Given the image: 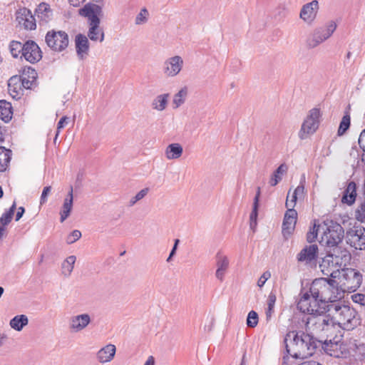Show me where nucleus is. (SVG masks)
<instances>
[{
	"label": "nucleus",
	"instance_id": "7c9ffc66",
	"mask_svg": "<svg viewBox=\"0 0 365 365\" xmlns=\"http://www.w3.org/2000/svg\"><path fill=\"white\" fill-rule=\"evenodd\" d=\"M169 93H163L156 96L152 102V107L158 111L164 110L168 105Z\"/></svg>",
	"mask_w": 365,
	"mask_h": 365
},
{
	"label": "nucleus",
	"instance_id": "f03ea898",
	"mask_svg": "<svg viewBox=\"0 0 365 365\" xmlns=\"http://www.w3.org/2000/svg\"><path fill=\"white\" fill-rule=\"evenodd\" d=\"M351 259V255L346 249L334 248L332 252L327 255L319 264V268L324 275L336 279L340 275V270L344 268Z\"/></svg>",
	"mask_w": 365,
	"mask_h": 365
},
{
	"label": "nucleus",
	"instance_id": "cd10ccee",
	"mask_svg": "<svg viewBox=\"0 0 365 365\" xmlns=\"http://www.w3.org/2000/svg\"><path fill=\"white\" fill-rule=\"evenodd\" d=\"M183 152L182 147L179 143H171L165 149V156L168 160L179 158Z\"/></svg>",
	"mask_w": 365,
	"mask_h": 365
},
{
	"label": "nucleus",
	"instance_id": "39448f33",
	"mask_svg": "<svg viewBox=\"0 0 365 365\" xmlns=\"http://www.w3.org/2000/svg\"><path fill=\"white\" fill-rule=\"evenodd\" d=\"M337 282L340 292L351 293L355 292L362 283V274L361 272L352 268H344L341 271Z\"/></svg>",
	"mask_w": 365,
	"mask_h": 365
},
{
	"label": "nucleus",
	"instance_id": "0e129e2a",
	"mask_svg": "<svg viewBox=\"0 0 365 365\" xmlns=\"http://www.w3.org/2000/svg\"><path fill=\"white\" fill-rule=\"evenodd\" d=\"M180 242V240L178 239H176L175 240V243H174V245L170 252V254H171V256H174L175 255V252H176V250L178 248V244Z\"/></svg>",
	"mask_w": 365,
	"mask_h": 365
},
{
	"label": "nucleus",
	"instance_id": "6e6d98bb",
	"mask_svg": "<svg viewBox=\"0 0 365 365\" xmlns=\"http://www.w3.org/2000/svg\"><path fill=\"white\" fill-rule=\"evenodd\" d=\"M68 119L69 118L66 116H63L60 119V120L58 121V125H57V131H56V138H57V136L60 132V130L61 128H64L65 125L68 123Z\"/></svg>",
	"mask_w": 365,
	"mask_h": 365
},
{
	"label": "nucleus",
	"instance_id": "69168bd1",
	"mask_svg": "<svg viewBox=\"0 0 365 365\" xmlns=\"http://www.w3.org/2000/svg\"><path fill=\"white\" fill-rule=\"evenodd\" d=\"M298 365H322L320 363L315 361H306Z\"/></svg>",
	"mask_w": 365,
	"mask_h": 365
},
{
	"label": "nucleus",
	"instance_id": "680f3d73",
	"mask_svg": "<svg viewBox=\"0 0 365 365\" xmlns=\"http://www.w3.org/2000/svg\"><path fill=\"white\" fill-rule=\"evenodd\" d=\"M225 272L226 271H223V270H220V269H217L216 272H215L216 277L219 280L222 281L224 279Z\"/></svg>",
	"mask_w": 365,
	"mask_h": 365
},
{
	"label": "nucleus",
	"instance_id": "473e14b6",
	"mask_svg": "<svg viewBox=\"0 0 365 365\" xmlns=\"http://www.w3.org/2000/svg\"><path fill=\"white\" fill-rule=\"evenodd\" d=\"M76 260V257L74 255H71L63 260L61 264V273L64 277H68L71 275L73 270Z\"/></svg>",
	"mask_w": 365,
	"mask_h": 365
},
{
	"label": "nucleus",
	"instance_id": "a18cd8bd",
	"mask_svg": "<svg viewBox=\"0 0 365 365\" xmlns=\"http://www.w3.org/2000/svg\"><path fill=\"white\" fill-rule=\"evenodd\" d=\"M258 314L255 311H250L247 318V326L250 328L255 327L258 324Z\"/></svg>",
	"mask_w": 365,
	"mask_h": 365
},
{
	"label": "nucleus",
	"instance_id": "b1692460",
	"mask_svg": "<svg viewBox=\"0 0 365 365\" xmlns=\"http://www.w3.org/2000/svg\"><path fill=\"white\" fill-rule=\"evenodd\" d=\"M73 187L71 186L70 190L63 200V205L60 210V221L64 222L70 215L73 208Z\"/></svg>",
	"mask_w": 365,
	"mask_h": 365
},
{
	"label": "nucleus",
	"instance_id": "49530a36",
	"mask_svg": "<svg viewBox=\"0 0 365 365\" xmlns=\"http://www.w3.org/2000/svg\"><path fill=\"white\" fill-rule=\"evenodd\" d=\"M149 189L145 187L139 191L135 196L132 197L129 201V206H133L138 201L142 200L148 192Z\"/></svg>",
	"mask_w": 365,
	"mask_h": 365
},
{
	"label": "nucleus",
	"instance_id": "aec40b11",
	"mask_svg": "<svg viewBox=\"0 0 365 365\" xmlns=\"http://www.w3.org/2000/svg\"><path fill=\"white\" fill-rule=\"evenodd\" d=\"M341 348V344L339 341H335L334 339L329 341H322V345H319V349H323L327 354L335 358L341 357L342 354Z\"/></svg>",
	"mask_w": 365,
	"mask_h": 365
},
{
	"label": "nucleus",
	"instance_id": "13d9d810",
	"mask_svg": "<svg viewBox=\"0 0 365 365\" xmlns=\"http://www.w3.org/2000/svg\"><path fill=\"white\" fill-rule=\"evenodd\" d=\"M358 143L361 149L365 152V129H364L359 138Z\"/></svg>",
	"mask_w": 365,
	"mask_h": 365
},
{
	"label": "nucleus",
	"instance_id": "72a5a7b5",
	"mask_svg": "<svg viewBox=\"0 0 365 365\" xmlns=\"http://www.w3.org/2000/svg\"><path fill=\"white\" fill-rule=\"evenodd\" d=\"M11 159V150L0 147V172H4Z\"/></svg>",
	"mask_w": 365,
	"mask_h": 365
},
{
	"label": "nucleus",
	"instance_id": "774afa93",
	"mask_svg": "<svg viewBox=\"0 0 365 365\" xmlns=\"http://www.w3.org/2000/svg\"><path fill=\"white\" fill-rule=\"evenodd\" d=\"M144 365H155V359L153 356H150Z\"/></svg>",
	"mask_w": 365,
	"mask_h": 365
},
{
	"label": "nucleus",
	"instance_id": "338daca9",
	"mask_svg": "<svg viewBox=\"0 0 365 365\" xmlns=\"http://www.w3.org/2000/svg\"><path fill=\"white\" fill-rule=\"evenodd\" d=\"M16 208V202H14L10 208L6 212L14 216Z\"/></svg>",
	"mask_w": 365,
	"mask_h": 365
},
{
	"label": "nucleus",
	"instance_id": "dca6fc26",
	"mask_svg": "<svg viewBox=\"0 0 365 365\" xmlns=\"http://www.w3.org/2000/svg\"><path fill=\"white\" fill-rule=\"evenodd\" d=\"M319 253L317 245H306L297 255L298 262H304L306 264L315 262Z\"/></svg>",
	"mask_w": 365,
	"mask_h": 365
},
{
	"label": "nucleus",
	"instance_id": "6e6552de",
	"mask_svg": "<svg viewBox=\"0 0 365 365\" xmlns=\"http://www.w3.org/2000/svg\"><path fill=\"white\" fill-rule=\"evenodd\" d=\"M326 228L323 229L322 242L328 247L336 248L344 237V231L341 225L336 222L331 221L329 224H325Z\"/></svg>",
	"mask_w": 365,
	"mask_h": 365
},
{
	"label": "nucleus",
	"instance_id": "c85d7f7f",
	"mask_svg": "<svg viewBox=\"0 0 365 365\" xmlns=\"http://www.w3.org/2000/svg\"><path fill=\"white\" fill-rule=\"evenodd\" d=\"M13 115L12 106L9 102L5 100L0 101V118L5 123L9 122Z\"/></svg>",
	"mask_w": 365,
	"mask_h": 365
},
{
	"label": "nucleus",
	"instance_id": "4d7b16f0",
	"mask_svg": "<svg viewBox=\"0 0 365 365\" xmlns=\"http://www.w3.org/2000/svg\"><path fill=\"white\" fill-rule=\"evenodd\" d=\"M27 18H29V16H27V14L24 12V9L19 12L16 16V20L21 25H23V22H26V19Z\"/></svg>",
	"mask_w": 365,
	"mask_h": 365
},
{
	"label": "nucleus",
	"instance_id": "5fc2aeb1",
	"mask_svg": "<svg viewBox=\"0 0 365 365\" xmlns=\"http://www.w3.org/2000/svg\"><path fill=\"white\" fill-rule=\"evenodd\" d=\"M12 217L13 215L8 213L7 212H5L0 217V224L5 226L7 225L11 221Z\"/></svg>",
	"mask_w": 365,
	"mask_h": 365
},
{
	"label": "nucleus",
	"instance_id": "a878e982",
	"mask_svg": "<svg viewBox=\"0 0 365 365\" xmlns=\"http://www.w3.org/2000/svg\"><path fill=\"white\" fill-rule=\"evenodd\" d=\"M115 351L116 348L115 345L111 344H107L97 352V359L102 364L109 362L113 359Z\"/></svg>",
	"mask_w": 365,
	"mask_h": 365
},
{
	"label": "nucleus",
	"instance_id": "a19ab883",
	"mask_svg": "<svg viewBox=\"0 0 365 365\" xmlns=\"http://www.w3.org/2000/svg\"><path fill=\"white\" fill-rule=\"evenodd\" d=\"M24 12L27 14L29 18L26 19V22H23L24 27L27 30H34L36 28V19L30 10L24 9Z\"/></svg>",
	"mask_w": 365,
	"mask_h": 365
},
{
	"label": "nucleus",
	"instance_id": "f704fd0d",
	"mask_svg": "<svg viewBox=\"0 0 365 365\" xmlns=\"http://www.w3.org/2000/svg\"><path fill=\"white\" fill-rule=\"evenodd\" d=\"M88 37L91 41L102 42L104 40V32L100 25L89 26Z\"/></svg>",
	"mask_w": 365,
	"mask_h": 365
},
{
	"label": "nucleus",
	"instance_id": "ddd939ff",
	"mask_svg": "<svg viewBox=\"0 0 365 365\" xmlns=\"http://www.w3.org/2000/svg\"><path fill=\"white\" fill-rule=\"evenodd\" d=\"M183 59L180 56H174L165 59L163 63L162 71L167 77H175L182 71Z\"/></svg>",
	"mask_w": 365,
	"mask_h": 365
},
{
	"label": "nucleus",
	"instance_id": "6ab92c4d",
	"mask_svg": "<svg viewBox=\"0 0 365 365\" xmlns=\"http://www.w3.org/2000/svg\"><path fill=\"white\" fill-rule=\"evenodd\" d=\"M75 45L78 58L84 59L88 55L90 48L88 38L82 34H77L75 37Z\"/></svg>",
	"mask_w": 365,
	"mask_h": 365
},
{
	"label": "nucleus",
	"instance_id": "393cba45",
	"mask_svg": "<svg viewBox=\"0 0 365 365\" xmlns=\"http://www.w3.org/2000/svg\"><path fill=\"white\" fill-rule=\"evenodd\" d=\"M356 184L354 181H350L343 192L341 202L349 206L352 205L356 201Z\"/></svg>",
	"mask_w": 365,
	"mask_h": 365
},
{
	"label": "nucleus",
	"instance_id": "de8ad7c7",
	"mask_svg": "<svg viewBox=\"0 0 365 365\" xmlns=\"http://www.w3.org/2000/svg\"><path fill=\"white\" fill-rule=\"evenodd\" d=\"M320 225H314L313 227L310 229V230L307 234V240L312 243L313 242L316 238L317 237L318 232L319 230Z\"/></svg>",
	"mask_w": 365,
	"mask_h": 365
},
{
	"label": "nucleus",
	"instance_id": "e2e57ef3",
	"mask_svg": "<svg viewBox=\"0 0 365 365\" xmlns=\"http://www.w3.org/2000/svg\"><path fill=\"white\" fill-rule=\"evenodd\" d=\"M86 0H68L71 5L77 7L83 4Z\"/></svg>",
	"mask_w": 365,
	"mask_h": 365
},
{
	"label": "nucleus",
	"instance_id": "7ed1b4c3",
	"mask_svg": "<svg viewBox=\"0 0 365 365\" xmlns=\"http://www.w3.org/2000/svg\"><path fill=\"white\" fill-rule=\"evenodd\" d=\"M309 293L314 294L315 297H319V302L327 304H334L341 297L337 281L330 278L315 279L310 285Z\"/></svg>",
	"mask_w": 365,
	"mask_h": 365
},
{
	"label": "nucleus",
	"instance_id": "1a4fd4ad",
	"mask_svg": "<svg viewBox=\"0 0 365 365\" xmlns=\"http://www.w3.org/2000/svg\"><path fill=\"white\" fill-rule=\"evenodd\" d=\"M45 41L53 51L62 52L68 48L69 38L66 31L52 29L46 33Z\"/></svg>",
	"mask_w": 365,
	"mask_h": 365
},
{
	"label": "nucleus",
	"instance_id": "4c0bfd02",
	"mask_svg": "<svg viewBox=\"0 0 365 365\" xmlns=\"http://www.w3.org/2000/svg\"><path fill=\"white\" fill-rule=\"evenodd\" d=\"M187 94V90L186 88H181L176 94H175L173 100L174 108H179L185 103Z\"/></svg>",
	"mask_w": 365,
	"mask_h": 365
},
{
	"label": "nucleus",
	"instance_id": "e433bc0d",
	"mask_svg": "<svg viewBox=\"0 0 365 365\" xmlns=\"http://www.w3.org/2000/svg\"><path fill=\"white\" fill-rule=\"evenodd\" d=\"M24 48V43L22 44L20 41H12L9 44V51L14 58L20 56L22 58V53Z\"/></svg>",
	"mask_w": 365,
	"mask_h": 365
},
{
	"label": "nucleus",
	"instance_id": "423d86ee",
	"mask_svg": "<svg viewBox=\"0 0 365 365\" xmlns=\"http://www.w3.org/2000/svg\"><path fill=\"white\" fill-rule=\"evenodd\" d=\"M319 297H315L314 294L306 292L302 294L301 298L297 303L298 309L309 315L314 314L329 312L330 304H327L324 302H319Z\"/></svg>",
	"mask_w": 365,
	"mask_h": 365
},
{
	"label": "nucleus",
	"instance_id": "f3484780",
	"mask_svg": "<svg viewBox=\"0 0 365 365\" xmlns=\"http://www.w3.org/2000/svg\"><path fill=\"white\" fill-rule=\"evenodd\" d=\"M319 10V3L317 0L304 4L299 14V17L304 22L311 24L315 19Z\"/></svg>",
	"mask_w": 365,
	"mask_h": 365
},
{
	"label": "nucleus",
	"instance_id": "20e7f679",
	"mask_svg": "<svg viewBox=\"0 0 365 365\" xmlns=\"http://www.w3.org/2000/svg\"><path fill=\"white\" fill-rule=\"evenodd\" d=\"M329 312L334 317L335 324L345 330H352L360 324V319L355 309L340 303L330 304Z\"/></svg>",
	"mask_w": 365,
	"mask_h": 365
},
{
	"label": "nucleus",
	"instance_id": "052dcab7",
	"mask_svg": "<svg viewBox=\"0 0 365 365\" xmlns=\"http://www.w3.org/2000/svg\"><path fill=\"white\" fill-rule=\"evenodd\" d=\"M25 212V209L24 207H19L18 208V211L16 215V221H19L23 216Z\"/></svg>",
	"mask_w": 365,
	"mask_h": 365
},
{
	"label": "nucleus",
	"instance_id": "c756f323",
	"mask_svg": "<svg viewBox=\"0 0 365 365\" xmlns=\"http://www.w3.org/2000/svg\"><path fill=\"white\" fill-rule=\"evenodd\" d=\"M287 170L288 167L285 163L281 164L272 175L269 182L270 185H277L282 180V176L287 173Z\"/></svg>",
	"mask_w": 365,
	"mask_h": 365
},
{
	"label": "nucleus",
	"instance_id": "09e8293b",
	"mask_svg": "<svg viewBox=\"0 0 365 365\" xmlns=\"http://www.w3.org/2000/svg\"><path fill=\"white\" fill-rule=\"evenodd\" d=\"M81 237V232L78 230H73L67 237L66 242L68 244H73Z\"/></svg>",
	"mask_w": 365,
	"mask_h": 365
},
{
	"label": "nucleus",
	"instance_id": "0eeeda50",
	"mask_svg": "<svg viewBox=\"0 0 365 365\" xmlns=\"http://www.w3.org/2000/svg\"><path fill=\"white\" fill-rule=\"evenodd\" d=\"M334 326L333 317L327 312L314 314L306 318V328L316 332L328 331Z\"/></svg>",
	"mask_w": 365,
	"mask_h": 365
},
{
	"label": "nucleus",
	"instance_id": "4468645a",
	"mask_svg": "<svg viewBox=\"0 0 365 365\" xmlns=\"http://www.w3.org/2000/svg\"><path fill=\"white\" fill-rule=\"evenodd\" d=\"M22 57L31 63H36L42 58V52L34 41L28 40L24 43Z\"/></svg>",
	"mask_w": 365,
	"mask_h": 365
},
{
	"label": "nucleus",
	"instance_id": "8fccbe9b",
	"mask_svg": "<svg viewBox=\"0 0 365 365\" xmlns=\"http://www.w3.org/2000/svg\"><path fill=\"white\" fill-rule=\"evenodd\" d=\"M304 183H305V175H304V174H303L302 175L299 185L296 187V189L293 192H294L295 195H297L299 197H302L304 194Z\"/></svg>",
	"mask_w": 365,
	"mask_h": 365
},
{
	"label": "nucleus",
	"instance_id": "3c124183",
	"mask_svg": "<svg viewBox=\"0 0 365 365\" xmlns=\"http://www.w3.org/2000/svg\"><path fill=\"white\" fill-rule=\"evenodd\" d=\"M289 192H290V190L289 191L288 195H289ZM297 197H298V196L297 195H295L294 192H293L292 195V199L289 200V195H287V201L285 203L286 207L294 209V207L297 203Z\"/></svg>",
	"mask_w": 365,
	"mask_h": 365
},
{
	"label": "nucleus",
	"instance_id": "f257e3e1",
	"mask_svg": "<svg viewBox=\"0 0 365 365\" xmlns=\"http://www.w3.org/2000/svg\"><path fill=\"white\" fill-rule=\"evenodd\" d=\"M286 352L292 358L305 359L312 356L322 341L303 331H290L284 339Z\"/></svg>",
	"mask_w": 365,
	"mask_h": 365
},
{
	"label": "nucleus",
	"instance_id": "ea45409f",
	"mask_svg": "<svg viewBox=\"0 0 365 365\" xmlns=\"http://www.w3.org/2000/svg\"><path fill=\"white\" fill-rule=\"evenodd\" d=\"M350 123H351V118H350L349 113L347 112L343 116V118L340 122V124H339V126L338 128V131H337L338 135L340 136V135H344L346 133V131L349 128Z\"/></svg>",
	"mask_w": 365,
	"mask_h": 365
},
{
	"label": "nucleus",
	"instance_id": "2f4dec72",
	"mask_svg": "<svg viewBox=\"0 0 365 365\" xmlns=\"http://www.w3.org/2000/svg\"><path fill=\"white\" fill-rule=\"evenodd\" d=\"M29 323L28 317L24 314L16 315L10 320L9 325L16 331H20Z\"/></svg>",
	"mask_w": 365,
	"mask_h": 365
},
{
	"label": "nucleus",
	"instance_id": "9d476101",
	"mask_svg": "<svg viewBox=\"0 0 365 365\" xmlns=\"http://www.w3.org/2000/svg\"><path fill=\"white\" fill-rule=\"evenodd\" d=\"M320 117V110L314 108L309 110V115L304 120L298 135L301 140L307 139L309 135H312L317 130Z\"/></svg>",
	"mask_w": 365,
	"mask_h": 365
},
{
	"label": "nucleus",
	"instance_id": "864d4df0",
	"mask_svg": "<svg viewBox=\"0 0 365 365\" xmlns=\"http://www.w3.org/2000/svg\"><path fill=\"white\" fill-rule=\"evenodd\" d=\"M271 277V273L269 271L264 272L259 277L257 282V285L259 287H262L265 284L266 281Z\"/></svg>",
	"mask_w": 365,
	"mask_h": 365
},
{
	"label": "nucleus",
	"instance_id": "58836bf2",
	"mask_svg": "<svg viewBox=\"0 0 365 365\" xmlns=\"http://www.w3.org/2000/svg\"><path fill=\"white\" fill-rule=\"evenodd\" d=\"M216 265L217 269L227 271L229 267L228 258L221 252H217L216 255Z\"/></svg>",
	"mask_w": 365,
	"mask_h": 365
},
{
	"label": "nucleus",
	"instance_id": "f8f14e48",
	"mask_svg": "<svg viewBox=\"0 0 365 365\" xmlns=\"http://www.w3.org/2000/svg\"><path fill=\"white\" fill-rule=\"evenodd\" d=\"M346 241L356 250H365V228L354 226L346 232Z\"/></svg>",
	"mask_w": 365,
	"mask_h": 365
},
{
	"label": "nucleus",
	"instance_id": "bf43d9fd",
	"mask_svg": "<svg viewBox=\"0 0 365 365\" xmlns=\"http://www.w3.org/2000/svg\"><path fill=\"white\" fill-rule=\"evenodd\" d=\"M354 301L362 306H365V294H358L355 295Z\"/></svg>",
	"mask_w": 365,
	"mask_h": 365
},
{
	"label": "nucleus",
	"instance_id": "2eb2a0df",
	"mask_svg": "<svg viewBox=\"0 0 365 365\" xmlns=\"http://www.w3.org/2000/svg\"><path fill=\"white\" fill-rule=\"evenodd\" d=\"M101 14V6L95 4H87L80 10L81 15L88 17L89 26L100 25Z\"/></svg>",
	"mask_w": 365,
	"mask_h": 365
},
{
	"label": "nucleus",
	"instance_id": "9b49d317",
	"mask_svg": "<svg viewBox=\"0 0 365 365\" xmlns=\"http://www.w3.org/2000/svg\"><path fill=\"white\" fill-rule=\"evenodd\" d=\"M336 24L334 21H329L326 26L316 29L312 36L307 40L309 48H315L327 39L335 31Z\"/></svg>",
	"mask_w": 365,
	"mask_h": 365
},
{
	"label": "nucleus",
	"instance_id": "c03bdc74",
	"mask_svg": "<svg viewBox=\"0 0 365 365\" xmlns=\"http://www.w3.org/2000/svg\"><path fill=\"white\" fill-rule=\"evenodd\" d=\"M149 12L146 8L141 9L140 13L136 16L135 23L136 25L144 24L148 21Z\"/></svg>",
	"mask_w": 365,
	"mask_h": 365
},
{
	"label": "nucleus",
	"instance_id": "603ef678",
	"mask_svg": "<svg viewBox=\"0 0 365 365\" xmlns=\"http://www.w3.org/2000/svg\"><path fill=\"white\" fill-rule=\"evenodd\" d=\"M51 190V186H46L43 187L41 197H40V204L43 205L47 202V197L49 192Z\"/></svg>",
	"mask_w": 365,
	"mask_h": 365
},
{
	"label": "nucleus",
	"instance_id": "5701e85b",
	"mask_svg": "<svg viewBox=\"0 0 365 365\" xmlns=\"http://www.w3.org/2000/svg\"><path fill=\"white\" fill-rule=\"evenodd\" d=\"M91 322V317L88 314L73 316L70 319L71 330L78 332L84 329Z\"/></svg>",
	"mask_w": 365,
	"mask_h": 365
},
{
	"label": "nucleus",
	"instance_id": "4be33fe9",
	"mask_svg": "<svg viewBox=\"0 0 365 365\" xmlns=\"http://www.w3.org/2000/svg\"><path fill=\"white\" fill-rule=\"evenodd\" d=\"M8 91L10 96L16 100L20 99L24 95V88L21 84L20 77L14 76L8 81Z\"/></svg>",
	"mask_w": 365,
	"mask_h": 365
},
{
	"label": "nucleus",
	"instance_id": "c9c22d12",
	"mask_svg": "<svg viewBox=\"0 0 365 365\" xmlns=\"http://www.w3.org/2000/svg\"><path fill=\"white\" fill-rule=\"evenodd\" d=\"M276 299H277V298H276L275 294L273 292H270L268 296L267 301V307L265 309V315H266L267 321H269L272 317V315L274 312V305H275Z\"/></svg>",
	"mask_w": 365,
	"mask_h": 365
},
{
	"label": "nucleus",
	"instance_id": "bb28decb",
	"mask_svg": "<svg viewBox=\"0 0 365 365\" xmlns=\"http://www.w3.org/2000/svg\"><path fill=\"white\" fill-rule=\"evenodd\" d=\"M27 73L25 71L20 76L21 84L24 89H31L36 85L37 73L35 69L29 67Z\"/></svg>",
	"mask_w": 365,
	"mask_h": 365
},
{
	"label": "nucleus",
	"instance_id": "79ce46f5",
	"mask_svg": "<svg viewBox=\"0 0 365 365\" xmlns=\"http://www.w3.org/2000/svg\"><path fill=\"white\" fill-rule=\"evenodd\" d=\"M352 346L351 349L354 351L355 355L359 359L363 360L365 358V344L355 341Z\"/></svg>",
	"mask_w": 365,
	"mask_h": 365
},
{
	"label": "nucleus",
	"instance_id": "412c9836",
	"mask_svg": "<svg viewBox=\"0 0 365 365\" xmlns=\"http://www.w3.org/2000/svg\"><path fill=\"white\" fill-rule=\"evenodd\" d=\"M297 219V212L294 209L287 208L283 220L282 232L284 235L290 234L294 229Z\"/></svg>",
	"mask_w": 365,
	"mask_h": 365
},
{
	"label": "nucleus",
	"instance_id": "37998d69",
	"mask_svg": "<svg viewBox=\"0 0 365 365\" xmlns=\"http://www.w3.org/2000/svg\"><path fill=\"white\" fill-rule=\"evenodd\" d=\"M258 207H259V205L257 204V202H253L252 210L250 215V229H252L253 231H255V229L257 226Z\"/></svg>",
	"mask_w": 365,
	"mask_h": 365
},
{
	"label": "nucleus",
	"instance_id": "a211bd4d",
	"mask_svg": "<svg viewBox=\"0 0 365 365\" xmlns=\"http://www.w3.org/2000/svg\"><path fill=\"white\" fill-rule=\"evenodd\" d=\"M35 15L40 24H46L53 19V11L48 4L41 2L35 10Z\"/></svg>",
	"mask_w": 365,
	"mask_h": 365
}]
</instances>
